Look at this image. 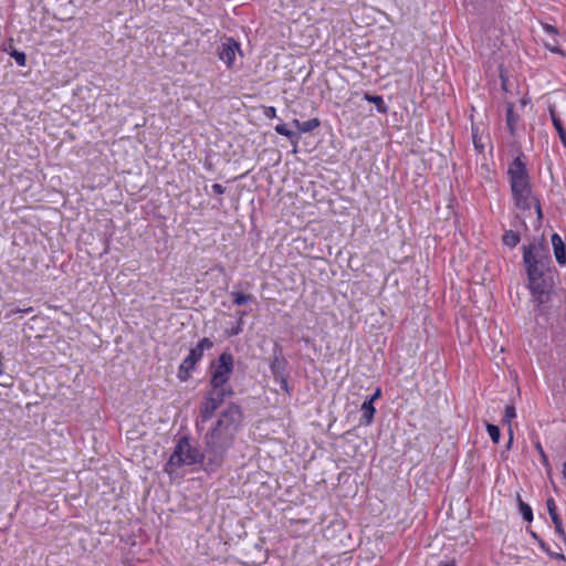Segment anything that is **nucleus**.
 I'll return each instance as SVG.
<instances>
[{
  "mask_svg": "<svg viewBox=\"0 0 566 566\" xmlns=\"http://www.w3.org/2000/svg\"><path fill=\"white\" fill-rule=\"evenodd\" d=\"M542 244L532 243L523 247V262L527 274V287L536 306L549 302L554 286L553 279L547 274L549 256Z\"/></svg>",
  "mask_w": 566,
  "mask_h": 566,
  "instance_id": "f257e3e1",
  "label": "nucleus"
},
{
  "mask_svg": "<svg viewBox=\"0 0 566 566\" xmlns=\"http://www.w3.org/2000/svg\"><path fill=\"white\" fill-rule=\"evenodd\" d=\"M243 419L240 406L230 403L219 416L211 430L205 436L206 454L219 465L222 453L231 447Z\"/></svg>",
  "mask_w": 566,
  "mask_h": 566,
  "instance_id": "f03ea898",
  "label": "nucleus"
},
{
  "mask_svg": "<svg viewBox=\"0 0 566 566\" xmlns=\"http://www.w3.org/2000/svg\"><path fill=\"white\" fill-rule=\"evenodd\" d=\"M507 175L515 207L521 210H530L534 207L537 218L541 220L543 217L541 205L538 199L532 193L530 176L525 164L520 157L512 161Z\"/></svg>",
  "mask_w": 566,
  "mask_h": 566,
  "instance_id": "7ed1b4c3",
  "label": "nucleus"
},
{
  "mask_svg": "<svg viewBox=\"0 0 566 566\" xmlns=\"http://www.w3.org/2000/svg\"><path fill=\"white\" fill-rule=\"evenodd\" d=\"M234 358L231 353L223 352L218 359L211 364L209 385L212 389L221 391L233 390L229 385V379L233 373Z\"/></svg>",
  "mask_w": 566,
  "mask_h": 566,
  "instance_id": "20e7f679",
  "label": "nucleus"
},
{
  "mask_svg": "<svg viewBox=\"0 0 566 566\" xmlns=\"http://www.w3.org/2000/svg\"><path fill=\"white\" fill-rule=\"evenodd\" d=\"M232 395L233 390L221 391L220 389L210 388L200 405L199 416L196 420L197 428L199 429L201 424L210 420L224 399Z\"/></svg>",
  "mask_w": 566,
  "mask_h": 566,
  "instance_id": "39448f33",
  "label": "nucleus"
},
{
  "mask_svg": "<svg viewBox=\"0 0 566 566\" xmlns=\"http://www.w3.org/2000/svg\"><path fill=\"white\" fill-rule=\"evenodd\" d=\"M196 542L198 552L211 559H218L227 552V541L221 533H201Z\"/></svg>",
  "mask_w": 566,
  "mask_h": 566,
  "instance_id": "423d86ee",
  "label": "nucleus"
},
{
  "mask_svg": "<svg viewBox=\"0 0 566 566\" xmlns=\"http://www.w3.org/2000/svg\"><path fill=\"white\" fill-rule=\"evenodd\" d=\"M205 454L197 448L191 447L187 438L179 440L174 453L170 455L168 464L170 465H191L203 460Z\"/></svg>",
  "mask_w": 566,
  "mask_h": 566,
  "instance_id": "0eeeda50",
  "label": "nucleus"
},
{
  "mask_svg": "<svg viewBox=\"0 0 566 566\" xmlns=\"http://www.w3.org/2000/svg\"><path fill=\"white\" fill-rule=\"evenodd\" d=\"M213 343L210 338L205 337L190 349L189 355L182 360L178 369V378L181 381H187L190 378V373L195 369L197 363L202 358L206 349L212 348Z\"/></svg>",
  "mask_w": 566,
  "mask_h": 566,
  "instance_id": "6e6552de",
  "label": "nucleus"
},
{
  "mask_svg": "<svg viewBox=\"0 0 566 566\" xmlns=\"http://www.w3.org/2000/svg\"><path fill=\"white\" fill-rule=\"evenodd\" d=\"M327 541L332 542L338 554H345L360 545L361 536L360 533H332Z\"/></svg>",
  "mask_w": 566,
  "mask_h": 566,
  "instance_id": "1a4fd4ad",
  "label": "nucleus"
},
{
  "mask_svg": "<svg viewBox=\"0 0 566 566\" xmlns=\"http://www.w3.org/2000/svg\"><path fill=\"white\" fill-rule=\"evenodd\" d=\"M237 52H240V44L234 39L229 38L220 45L218 55L219 59L223 61L228 67H231L234 62Z\"/></svg>",
  "mask_w": 566,
  "mask_h": 566,
  "instance_id": "9d476101",
  "label": "nucleus"
},
{
  "mask_svg": "<svg viewBox=\"0 0 566 566\" xmlns=\"http://www.w3.org/2000/svg\"><path fill=\"white\" fill-rule=\"evenodd\" d=\"M271 371L275 379L280 380L281 388L287 391V380L285 378L286 360L282 356H274L271 360Z\"/></svg>",
  "mask_w": 566,
  "mask_h": 566,
  "instance_id": "9b49d317",
  "label": "nucleus"
},
{
  "mask_svg": "<svg viewBox=\"0 0 566 566\" xmlns=\"http://www.w3.org/2000/svg\"><path fill=\"white\" fill-rule=\"evenodd\" d=\"M552 244H553L554 254H555L557 263L560 265H565L566 264V245H565L564 241L562 240V238L557 233H554L552 235Z\"/></svg>",
  "mask_w": 566,
  "mask_h": 566,
  "instance_id": "f8f14e48",
  "label": "nucleus"
},
{
  "mask_svg": "<svg viewBox=\"0 0 566 566\" xmlns=\"http://www.w3.org/2000/svg\"><path fill=\"white\" fill-rule=\"evenodd\" d=\"M274 129L279 135L285 136L290 140L291 145L293 146L294 151H296L298 140H300V135L297 133L289 129L286 124H279L275 126Z\"/></svg>",
  "mask_w": 566,
  "mask_h": 566,
  "instance_id": "ddd939ff",
  "label": "nucleus"
},
{
  "mask_svg": "<svg viewBox=\"0 0 566 566\" xmlns=\"http://www.w3.org/2000/svg\"><path fill=\"white\" fill-rule=\"evenodd\" d=\"M530 536L533 541L538 542L541 548L546 552L549 556L556 558V559H564V556L559 553L562 551V547L559 544H555V546L558 548V551L552 549L549 545H547L544 541L539 539L537 536V533L532 532L530 533Z\"/></svg>",
  "mask_w": 566,
  "mask_h": 566,
  "instance_id": "4468645a",
  "label": "nucleus"
},
{
  "mask_svg": "<svg viewBox=\"0 0 566 566\" xmlns=\"http://www.w3.org/2000/svg\"><path fill=\"white\" fill-rule=\"evenodd\" d=\"M549 114H551V117H552L553 125H554L555 129L557 130L558 136H559L562 143L566 147V130H565V128H564V126L562 124V120L556 115V113H555L553 107H549Z\"/></svg>",
  "mask_w": 566,
  "mask_h": 566,
  "instance_id": "2eb2a0df",
  "label": "nucleus"
},
{
  "mask_svg": "<svg viewBox=\"0 0 566 566\" xmlns=\"http://www.w3.org/2000/svg\"><path fill=\"white\" fill-rule=\"evenodd\" d=\"M547 510L551 515V518L555 525V531H563L562 520L559 518L556 512V504L553 499H548L546 501Z\"/></svg>",
  "mask_w": 566,
  "mask_h": 566,
  "instance_id": "dca6fc26",
  "label": "nucleus"
},
{
  "mask_svg": "<svg viewBox=\"0 0 566 566\" xmlns=\"http://www.w3.org/2000/svg\"><path fill=\"white\" fill-rule=\"evenodd\" d=\"M361 419L364 420L365 424H369L373 421L374 415L376 412V409L374 407V403L371 400H365L361 405Z\"/></svg>",
  "mask_w": 566,
  "mask_h": 566,
  "instance_id": "f3484780",
  "label": "nucleus"
},
{
  "mask_svg": "<svg viewBox=\"0 0 566 566\" xmlns=\"http://www.w3.org/2000/svg\"><path fill=\"white\" fill-rule=\"evenodd\" d=\"M518 122V115L514 113V105L507 104L506 107V124L510 129V133L513 135L515 132V126Z\"/></svg>",
  "mask_w": 566,
  "mask_h": 566,
  "instance_id": "a211bd4d",
  "label": "nucleus"
},
{
  "mask_svg": "<svg viewBox=\"0 0 566 566\" xmlns=\"http://www.w3.org/2000/svg\"><path fill=\"white\" fill-rule=\"evenodd\" d=\"M364 98L373 104H375L377 111L379 113H387L388 111V107L387 105L385 104L384 99L381 96L379 95H370V94H365Z\"/></svg>",
  "mask_w": 566,
  "mask_h": 566,
  "instance_id": "6ab92c4d",
  "label": "nucleus"
},
{
  "mask_svg": "<svg viewBox=\"0 0 566 566\" xmlns=\"http://www.w3.org/2000/svg\"><path fill=\"white\" fill-rule=\"evenodd\" d=\"M502 241L506 247L514 248L520 242V235L513 230H507L503 234Z\"/></svg>",
  "mask_w": 566,
  "mask_h": 566,
  "instance_id": "aec40b11",
  "label": "nucleus"
},
{
  "mask_svg": "<svg viewBox=\"0 0 566 566\" xmlns=\"http://www.w3.org/2000/svg\"><path fill=\"white\" fill-rule=\"evenodd\" d=\"M319 125H321V122L318 118H312L306 122H302L298 130L301 133H308V132H312L315 128H317Z\"/></svg>",
  "mask_w": 566,
  "mask_h": 566,
  "instance_id": "412c9836",
  "label": "nucleus"
},
{
  "mask_svg": "<svg viewBox=\"0 0 566 566\" xmlns=\"http://www.w3.org/2000/svg\"><path fill=\"white\" fill-rule=\"evenodd\" d=\"M518 506L520 512L523 515V518L527 522H531L533 520V512L528 504L524 503L521 497L518 496Z\"/></svg>",
  "mask_w": 566,
  "mask_h": 566,
  "instance_id": "4be33fe9",
  "label": "nucleus"
},
{
  "mask_svg": "<svg viewBox=\"0 0 566 566\" xmlns=\"http://www.w3.org/2000/svg\"><path fill=\"white\" fill-rule=\"evenodd\" d=\"M232 296H233V302L237 305H243V304H245V303H248L249 301L252 300V295L251 294H244V293H241V292H233Z\"/></svg>",
  "mask_w": 566,
  "mask_h": 566,
  "instance_id": "5701e85b",
  "label": "nucleus"
},
{
  "mask_svg": "<svg viewBox=\"0 0 566 566\" xmlns=\"http://www.w3.org/2000/svg\"><path fill=\"white\" fill-rule=\"evenodd\" d=\"M486 430L490 434V438L492 439V441L494 443H499L500 441V437H501V433H500V429L495 424H491V423H488L486 424Z\"/></svg>",
  "mask_w": 566,
  "mask_h": 566,
  "instance_id": "b1692460",
  "label": "nucleus"
},
{
  "mask_svg": "<svg viewBox=\"0 0 566 566\" xmlns=\"http://www.w3.org/2000/svg\"><path fill=\"white\" fill-rule=\"evenodd\" d=\"M516 417L515 407L513 405H509L505 407L504 420L510 423L512 419Z\"/></svg>",
  "mask_w": 566,
  "mask_h": 566,
  "instance_id": "393cba45",
  "label": "nucleus"
},
{
  "mask_svg": "<svg viewBox=\"0 0 566 566\" xmlns=\"http://www.w3.org/2000/svg\"><path fill=\"white\" fill-rule=\"evenodd\" d=\"M11 56L15 60L18 65H20V66H24L25 65L27 57H25V54L23 52L13 51L11 53Z\"/></svg>",
  "mask_w": 566,
  "mask_h": 566,
  "instance_id": "a878e982",
  "label": "nucleus"
},
{
  "mask_svg": "<svg viewBox=\"0 0 566 566\" xmlns=\"http://www.w3.org/2000/svg\"><path fill=\"white\" fill-rule=\"evenodd\" d=\"M32 311H33V307H27V308H11V310L6 314V318H9V317H11L12 315L18 314V313H24V314H28V313H31Z\"/></svg>",
  "mask_w": 566,
  "mask_h": 566,
  "instance_id": "bb28decb",
  "label": "nucleus"
},
{
  "mask_svg": "<svg viewBox=\"0 0 566 566\" xmlns=\"http://www.w3.org/2000/svg\"><path fill=\"white\" fill-rule=\"evenodd\" d=\"M535 448H536V450L538 451V453H539V455H541L542 463H543L544 465H548V464H549V463H548V458H547V455H546V453H545V451H544V449H543L542 444H541L539 442H537V443L535 444Z\"/></svg>",
  "mask_w": 566,
  "mask_h": 566,
  "instance_id": "cd10ccee",
  "label": "nucleus"
},
{
  "mask_svg": "<svg viewBox=\"0 0 566 566\" xmlns=\"http://www.w3.org/2000/svg\"><path fill=\"white\" fill-rule=\"evenodd\" d=\"M472 137H473V144H474L475 149L479 153H482L483 149H484V145L481 143V138L478 136L475 130H473V136Z\"/></svg>",
  "mask_w": 566,
  "mask_h": 566,
  "instance_id": "c85d7f7f",
  "label": "nucleus"
},
{
  "mask_svg": "<svg viewBox=\"0 0 566 566\" xmlns=\"http://www.w3.org/2000/svg\"><path fill=\"white\" fill-rule=\"evenodd\" d=\"M264 115L268 118H274L276 116V109L273 106L265 107Z\"/></svg>",
  "mask_w": 566,
  "mask_h": 566,
  "instance_id": "c756f323",
  "label": "nucleus"
},
{
  "mask_svg": "<svg viewBox=\"0 0 566 566\" xmlns=\"http://www.w3.org/2000/svg\"><path fill=\"white\" fill-rule=\"evenodd\" d=\"M212 190H213V192H214V193H217V195H222V193H224V190H226V189H224V187H223L222 185H220V184H213V185H212Z\"/></svg>",
  "mask_w": 566,
  "mask_h": 566,
  "instance_id": "7c9ffc66",
  "label": "nucleus"
},
{
  "mask_svg": "<svg viewBox=\"0 0 566 566\" xmlns=\"http://www.w3.org/2000/svg\"><path fill=\"white\" fill-rule=\"evenodd\" d=\"M544 30L546 32H548V33H552V34H556L557 33V30L553 25H551V24H545L544 25Z\"/></svg>",
  "mask_w": 566,
  "mask_h": 566,
  "instance_id": "2f4dec72",
  "label": "nucleus"
},
{
  "mask_svg": "<svg viewBox=\"0 0 566 566\" xmlns=\"http://www.w3.org/2000/svg\"><path fill=\"white\" fill-rule=\"evenodd\" d=\"M380 395H381V390H380V388H377L376 391L374 392V395L368 400H371V402L374 403V401L376 399H378L380 397Z\"/></svg>",
  "mask_w": 566,
  "mask_h": 566,
  "instance_id": "473e14b6",
  "label": "nucleus"
},
{
  "mask_svg": "<svg viewBox=\"0 0 566 566\" xmlns=\"http://www.w3.org/2000/svg\"><path fill=\"white\" fill-rule=\"evenodd\" d=\"M546 48L552 51V52H555V53H562L560 49L556 45H552V44H546Z\"/></svg>",
  "mask_w": 566,
  "mask_h": 566,
  "instance_id": "72a5a7b5",
  "label": "nucleus"
},
{
  "mask_svg": "<svg viewBox=\"0 0 566 566\" xmlns=\"http://www.w3.org/2000/svg\"><path fill=\"white\" fill-rule=\"evenodd\" d=\"M438 566H457L454 560H443L438 564Z\"/></svg>",
  "mask_w": 566,
  "mask_h": 566,
  "instance_id": "f704fd0d",
  "label": "nucleus"
},
{
  "mask_svg": "<svg viewBox=\"0 0 566 566\" xmlns=\"http://www.w3.org/2000/svg\"><path fill=\"white\" fill-rule=\"evenodd\" d=\"M556 534L563 541V543L566 544V533L560 532V533H556Z\"/></svg>",
  "mask_w": 566,
  "mask_h": 566,
  "instance_id": "c9c22d12",
  "label": "nucleus"
},
{
  "mask_svg": "<svg viewBox=\"0 0 566 566\" xmlns=\"http://www.w3.org/2000/svg\"><path fill=\"white\" fill-rule=\"evenodd\" d=\"M301 124H302V122L296 118L292 120V125H294L297 129H300Z\"/></svg>",
  "mask_w": 566,
  "mask_h": 566,
  "instance_id": "e433bc0d",
  "label": "nucleus"
},
{
  "mask_svg": "<svg viewBox=\"0 0 566 566\" xmlns=\"http://www.w3.org/2000/svg\"><path fill=\"white\" fill-rule=\"evenodd\" d=\"M512 442H513V432H512V430L510 429V439H509V442H507V448H511Z\"/></svg>",
  "mask_w": 566,
  "mask_h": 566,
  "instance_id": "4c0bfd02",
  "label": "nucleus"
},
{
  "mask_svg": "<svg viewBox=\"0 0 566 566\" xmlns=\"http://www.w3.org/2000/svg\"><path fill=\"white\" fill-rule=\"evenodd\" d=\"M241 332L240 327L234 328L230 335H238Z\"/></svg>",
  "mask_w": 566,
  "mask_h": 566,
  "instance_id": "58836bf2",
  "label": "nucleus"
},
{
  "mask_svg": "<svg viewBox=\"0 0 566 566\" xmlns=\"http://www.w3.org/2000/svg\"><path fill=\"white\" fill-rule=\"evenodd\" d=\"M563 475L566 479V462L563 464Z\"/></svg>",
  "mask_w": 566,
  "mask_h": 566,
  "instance_id": "ea45409f",
  "label": "nucleus"
},
{
  "mask_svg": "<svg viewBox=\"0 0 566 566\" xmlns=\"http://www.w3.org/2000/svg\"><path fill=\"white\" fill-rule=\"evenodd\" d=\"M132 536H135V533H132V534H128V538L126 539L127 542L130 541V537Z\"/></svg>",
  "mask_w": 566,
  "mask_h": 566,
  "instance_id": "a19ab883",
  "label": "nucleus"
}]
</instances>
